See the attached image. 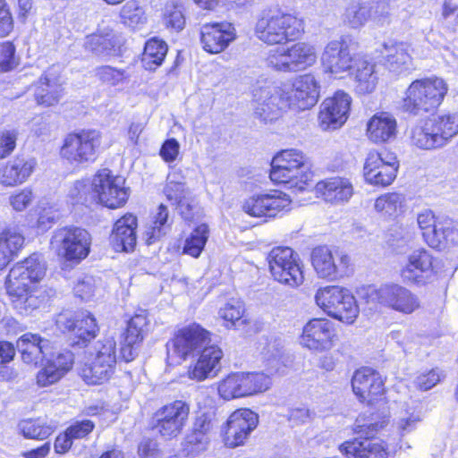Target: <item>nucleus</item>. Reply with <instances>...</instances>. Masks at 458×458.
<instances>
[{
	"label": "nucleus",
	"instance_id": "obj_29",
	"mask_svg": "<svg viewBox=\"0 0 458 458\" xmlns=\"http://www.w3.org/2000/svg\"><path fill=\"white\" fill-rule=\"evenodd\" d=\"M73 362V354L70 351H64L53 356L38 372L36 376L38 386L45 387L56 383L72 369Z\"/></svg>",
	"mask_w": 458,
	"mask_h": 458
},
{
	"label": "nucleus",
	"instance_id": "obj_41",
	"mask_svg": "<svg viewBox=\"0 0 458 458\" xmlns=\"http://www.w3.org/2000/svg\"><path fill=\"white\" fill-rule=\"evenodd\" d=\"M302 173L286 166L271 163L269 177L277 184H284L289 189L303 191L310 185L312 178L302 177Z\"/></svg>",
	"mask_w": 458,
	"mask_h": 458
},
{
	"label": "nucleus",
	"instance_id": "obj_54",
	"mask_svg": "<svg viewBox=\"0 0 458 458\" xmlns=\"http://www.w3.org/2000/svg\"><path fill=\"white\" fill-rule=\"evenodd\" d=\"M179 172H181L180 169H173L167 176V182L164 189L167 199L175 205L191 193L184 182L179 181Z\"/></svg>",
	"mask_w": 458,
	"mask_h": 458
},
{
	"label": "nucleus",
	"instance_id": "obj_1",
	"mask_svg": "<svg viewBox=\"0 0 458 458\" xmlns=\"http://www.w3.org/2000/svg\"><path fill=\"white\" fill-rule=\"evenodd\" d=\"M254 114L264 122L276 119L281 112L311 108L318 100L319 86L312 74L295 79L292 86L268 85L255 89Z\"/></svg>",
	"mask_w": 458,
	"mask_h": 458
},
{
	"label": "nucleus",
	"instance_id": "obj_34",
	"mask_svg": "<svg viewBox=\"0 0 458 458\" xmlns=\"http://www.w3.org/2000/svg\"><path fill=\"white\" fill-rule=\"evenodd\" d=\"M340 451L347 458H387L388 445L380 439H354L340 445Z\"/></svg>",
	"mask_w": 458,
	"mask_h": 458
},
{
	"label": "nucleus",
	"instance_id": "obj_52",
	"mask_svg": "<svg viewBox=\"0 0 458 458\" xmlns=\"http://www.w3.org/2000/svg\"><path fill=\"white\" fill-rule=\"evenodd\" d=\"M19 428L24 437L30 439L44 440L51 436L55 428L39 420H26L19 424Z\"/></svg>",
	"mask_w": 458,
	"mask_h": 458
},
{
	"label": "nucleus",
	"instance_id": "obj_28",
	"mask_svg": "<svg viewBox=\"0 0 458 458\" xmlns=\"http://www.w3.org/2000/svg\"><path fill=\"white\" fill-rule=\"evenodd\" d=\"M222 358L221 348L216 345H205L197 361L189 367L188 377L196 381L215 377L221 369L220 360Z\"/></svg>",
	"mask_w": 458,
	"mask_h": 458
},
{
	"label": "nucleus",
	"instance_id": "obj_40",
	"mask_svg": "<svg viewBox=\"0 0 458 458\" xmlns=\"http://www.w3.org/2000/svg\"><path fill=\"white\" fill-rule=\"evenodd\" d=\"M383 47L386 64L391 72L401 73L411 69V57L404 43L389 42L385 43Z\"/></svg>",
	"mask_w": 458,
	"mask_h": 458
},
{
	"label": "nucleus",
	"instance_id": "obj_5",
	"mask_svg": "<svg viewBox=\"0 0 458 458\" xmlns=\"http://www.w3.org/2000/svg\"><path fill=\"white\" fill-rule=\"evenodd\" d=\"M116 342L107 336L98 341L80 375L88 385H101L113 376L116 365Z\"/></svg>",
	"mask_w": 458,
	"mask_h": 458
},
{
	"label": "nucleus",
	"instance_id": "obj_25",
	"mask_svg": "<svg viewBox=\"0 0 458 458\" xmlns=\"http://www.w3.org/2000/svg\"><path fill=\"white\" fill-rule=\"evenodd\" d=\"M394 159L385 161L379 153H369L363 168L366 182L377 186L390 185L396 177L397 165Z\"/></svg>",
	"mask_w": 458,
	"mask_h": 458
},
{
	"label": "nucleus",
	"instance_id": "obj_36",
	"mask_svg": "<svg viewBox=\"0 0 458 458\" xmlns=\"http://www.w3.org/2000/svg\"><path fill=\"white\" fill-rule=\"evenodd\" d=\"M123 44V38L120 33L105 28L87 36L84 47L97 55H111L119 51Z\"/></svg>",
	"mask_w": 458,
	"mask_h": 458
},
{
	"label": "nucleus",
	"instance_id": "obj_51",
	"mask_svg": "<svg viewBox=\"0 0 458 458\" xmlns=\"http://www.w3.org/2000/svg\"><path fill=\"white\" fill-rule=\"evenodd\" d=\"M219 395L225 400L244 397L241 371L228 374L217 386Z\"/></svg>",
	"mask_w": 458,
	"mask_h": 458
},
{
	"label": "nucleus",
	"instance_id": "obj_17",
	"mask_svg": "<svg viewBox=\"0 0 458 458\" xmlns=\"http://www.w3.org/2000/svg\"><path fill=\"white\" fill-rule=\"evenodd\" d=\"M351 103V97L342 90L325 99L318 114L320 128L323 131H329L342 127L347 121Z\"/></svg>",
	"mask_w": 458,
	"mask_h": 458
},
{
	"label": "nucleus",
	"instance_id": "obj_39",
	"mask_svg": "<svg viewBox=\"0 0 458 458\" xmlns=\"http://www.w3.org/2000/svg\"><path fill=\"white\" fill-rule=\"evenodd\" d=\"M24 237L17 228H6L0 234V271L17 256L23 247Z\"/></svg>",
	"mask_w": 458,
	"mask_h": 458
},
{
	"label": "nucleus",
	"instance_id": "obj_9",
	"mask_svg": "<svg viewBox=\"0 0 458 458\" xmlns=\"http://www.w3.org/2000/svg\"><path fill=\"white\" fill-rule=\"evenodd\" d=\"M269 271L278 283L295 288L304 282L301 260L297 253L289 247L271 250L267 258Z\"/></svg>",
	"mask_w": 458,
	"mask_h": 458
},
{
	"label": "nucleus",
	"instance_id": "obj_10",
	"mask_svg": "<svg viewBox=\"0 0 458 458\" xmlns=\"http://www.w3.org/2000/svg\"><path fill=\"white\" fill-rule=\"evenodd\" d=\"M101 134L95 130H83L68 134L61 148V156L71 165L92 163L97 159Z\"/></svg>",
	"mask_w": 458,
	"mask_h": 458
},
{
	"label": "nucleus",
	"instance_id": "obj_21",
	"mask_svg": "<svg viewBox=\"0 0 458 458\" xmlns=\"http://www.w3.org/2000/svg\"><path fill=\"white\" fill-rule=\"evenodd\" d=\"M56 325L60 330L72 333L83 343L95 338L98 332L97 320L88 310L61 313L56 318Z\"/></svg>",
	"mask_w": 458,
	"mask_h": 458
},
{
	"label": "nucleus",
	"instance_id": "obj_59",
	"mask_svg": "<svg viewBox=\"0 0 458 458\" xmlns=\"http://www.w3.org/2000/svg\"><path fill=\"white\" fill-rule=\"evenodd\" d=\"M36 195L32 189L25 187L11 193L9 204L16 212L26 210L35 200Z\"/></svg>",
	"mask_w": 458,
	"mask_h": 458
},
{
	"label": "nucleus",
	"instance_id": "obj_20",
	"mask_svg": "<svg viewBox=\"0 0 458 458\" xmlns=\"http://www.w3.org/2000/svg\"><path fill=\"white\" fill-rule=\"evenodd\" d=\"M335 336V330L329 320L313 318L303 327L300 344L312 352H322L334 346Z\"/></svg>",
	"mask_w": 458,
	"mask_h": 458
},
{
	"label": "nucleus",
	"instance_id": "obj_57",
	"mask_svg": "<svg viewBox=\"0 0 458 458\" xmlns=\"http://www.w3.org/2000/svg\"><path fill=\"white\" fill-rule=\"evenodd\" d=\"M391 336L403 348L404 352L409 353L416 352L423 340L420 335L411 329L393 332Z\"/></svg>",
	"mask_w": 458,
	"mask_h": 458
},
{
	"label": "nucleus",
	"instance_id": "obj_48",
	"mask_svg": "<svg viewBox=\"0 0 458 458\" xmlns=\"http://www.w3.org/2000/svg\"><path fill=\"white\" fill-rule=\"evenodd\" d=\"M244 397L268 390L272 385L270 377L262 372L241 371Z\"/></svg>",
	"mask_w": 458,
	"mask_h": 458
},
{
	"label": "nucleus",
	"instance_id": "obj_61",
	"mask_svg": "<svg viewBox=\"0 0 458 458\" xmlns=\"http://www.w3.org/2000/svg\"><path fill=\"white\" fill-rule=\"evenodd\" d=\"M96 76L104 83L115 86L122 83L125 78V72L109 65L98 67L95 70Z\"/></svg>",
	"mask_w": 458,
	"mask_h": 458
},
{
	"label": "nucleus",
	"instance_id": "obj_35",
	"mask_svg": "<svg viewBox=\"0 0 458 458\" xmlns=\"http://www.w3.org/2000/svg\"><path fill=\"white\" fill-rule=\"evenodd\" d=\"M397 134V121L388 112L375 114L367 123L368 139L375 144H382L394 140Z\"/></svg>",
	"mask_w": 458,
	"mask_h": 458
},
{
	"label": "nucleus",
	"instance_id": "obj_42",
	"mask_svg": "<svg viewBox=\"0 0 458 458\" xmlns=\"http://www.w3.org/2000/svg\"><path fill=\"white\" fill-rule=\"evenodd\" d=\"M272 164L297 170L303 174L304 178H313L309 158L301 150L295 148L282 150L273 157Z\"/></svg>",
	"mask_w": 458,
	"mask_h": 458
},
{
	"label": "nucleus",
	"instance_id": "obj_38",
	"mask_svg": "<svg viewBox=\"0 0 458 458\" xmlns=\"http://www.w3.org/2000/svg\"><path fill=\"white\" fill-rule=\"evenodd\" d=\"M64 88L60 80L50 72L39 79L35 90L38 105L51 106L56 105L63 97Z\"/></svg>",
	"mask_w": 458,
	"mask_h": 458
},
{
	"label": "nucleus",
	"instance_id": "obj_46",
	"mask_svg": "<svg viewBox=\"0 0 458 458\" xmlns=\"http://www.w3.org/2000/svg\"><path fill=\"white\" fill-rule=\"evenodd\" d=\"M433 238H424L431 248H442L448 242L454 243L457 241L458 232L454 228L450 219L441 217L432 229Z\"/></svg>",
	"mask_w": 458,
	"mask_h": 458
},
{
	"label": "nucleus",
	"instance_id": "obj_50",
	"mask_svg": "<svg viewBox=\"0 0 458 458\" xmlns=\"http://www.w3.org/2000/svg\"><path fill=\"white\" fill-rule=\"evenodd\" d=\"M404 198L397 192L386 193L379 196L374 204V208L383 216L395 217L403 209Z\"/></svg>",
	"mask_w": 458,
	"mask_h": 458
},
{
	"label": "nucleus",
	"instance_id": "obj_45",
	"mask_svg": "<svg viewBox=\"0 0 458 458\" xmlns=\"http://www.w3.org/2000/svg\"><path fill=\"white\" fill-rule=\"evenodd\" d=\"M357 65L355 74V89L359 94L371 93L377 86L375 64L366 60H360Z\"/></svg>",
	"mask_w": 458,
	"mask_h": 458
},
{
	"label": "nucleus",
	"instance_id": "obj_22",
	"mask_svg": "<svg viewBox=\"0 0 458 458\" xmlns=\"http://www.w3.org/2000/svg\"><path fill=\"white\" fill-rule=\"evenodd\" d=\"M354 394L362 403H373L385 393V384L381 375L371 368L357 369L352 378Z\"/></svg>",
	"mask_w": 458,
	"mask_h": 458
},
{
	"label": "nucleus",
	"instance_id": "obj_37",
	"mask_svg": "<svg viewBox=\"0 0 458 458\" xmlns=\"http://www.w3.org/2000/svg\"><path fill=\"white\" fill-rule=\"evenodd\" d=\"M16 347L25 363L37 365L47 354L50 342L37 334L26 333L17 340Z\"/></svg>",
	"mask_w": 458,
	"mask_h": 458
},
{
	"label": "nucleus",
	"instance_id": "obj_30",
	"mask_svg": "<svg viewBox=\"0 0 458 458\" xmlns=\"http://www.w3.org/2000/svg\"><path fill=\"white\" fill-rule=\"evenodd\" d=\"M73 362V354L70 351H64L53 356L38 372L36 376L38 386L45 387L56 383L72 369Z\"/></svg>",
	"mask_w": 458,
	"mask_h": 458
},
{
	"label": "nucleus",
	"instance_id": "obj_47",
	"mask_svg": "<svg viewBox=\"0 0 458 458\" xmlns=\"http://www.w3.org/2000/svg\"><path fill=\"white\" fill-rule=\"evenodd\" d=\"M209 237V229L206 224H201L194 228L186 236L182 247V252L193 258H199Z\"/></svg>",
	"mask_w": 458,
	"mask_h": 458
},
{
	"label": "nucleus",
	"instance_id": "obj_43",
	"mask_svg": "<svg viewBox=\"0 0 458 458\" xmlns=\"http://www.w3.org/2000/svg\"><path fill=\"white\" fill-rule=\"evenodd\" d=\"M411 140L414 146L421 149L443 147L442 138L437 136L434 121H431V119L425 120L412 128Z\"/></svg>",
	"mask_w": 458,
	"mask_h": 458
},
{
	"label": "nucleus",
	"instance_id": "obj_44",
	"mask_svg": "<svg viewBox=\"0 0 458 458\" xmlns=\"http://www.w3.org/2000/svg\"><path fill=\"white\" fill-rule=\"evenodd\" d=\"M170 225L168 209L165 205L160 204L152 220L145 227L143 237L146 243L151 245L159 241L165 235Z\"/></svg>",
	"mask_w": 458,
	"mask_h": 458
},
{
	"label": "nucleus",
	"instance_id": "obj_26",
	"mask_svg": "<svg viewBox=\"0 0 458 458\" xmlns=\"http://www.w3.org/2000/svg\"><path fill=\"white\" fill-rule=\"evenodd\" d=\"M148 324V320L144 312L135 314L129 320L121 342V356L126 362L137 357Z\"/></svg>",
	"mask_w": 458,
	"mask_h": 458
},
{
	"label": "nucleus",
	"instance_id": "obj_6",
	"mask_svg": "<svg viewBox=\"0 0 458 458\" xmlns=\"http://www.w3.org/2000/svg\"><path fill=\"white\" fill-rule=\"evenodd\" d=\"M367 303H378L402 314L409 315L420 308V298L398 284H384L378 288L368 286L360 292Z\"/></svg>",
	"mask_w": 458,
	"mask_h": 458
},
{
	"label": "nucleus",
	"instance_id": "obj_64",
	"mask_svg": "<svg viewBox=\"0 0 458 458\" xmlns=\"http://www.w3.org/2000/svg\"><path fill=\"white\" fill-rule=\"evenodd\" d=\"M210 441V436L191 431L185 440V448L190 454H198L206 450Z\"/></svg>",
	"mask_w": 458,
	"mask_h": 458
},
{
	"label": "nucleus",
	"instance_id": "obj_53",
	"mask_svg": "<svg viewBox=\"0 0 458 458\" xmlns=\"http://www.w3.org/2000/svg\"><path fill=\"white\" fill-rule=\"evenodd\" d=\"M431 121H434L437 136L442 138L443 146L458 133V114H456L440 115Z\"/></svg>",
	"mask_w": 458,
	"mask_h": 458
},
{
	"label": "nucleus",
	"instance_id": "obj_16",
	"mask_svg": "<svg viewBox=\"0 0 458 458\" xmlns=\"http://www.w3.org/2000/svg\"><path fill=\"white\" fill-rule=\"evenodd\" d=\"M291 203L286 193L274 190L249 198L244 201L242 210L254 217H275L280 212L288 210Z\"/></svg>",
	"mask_w": 458,
	"mask_h": 458
},
{
	"label": "nucleus",
	"instance_id": "obj_32",
	"mask_svg": "<svg viewBox=\"0 0 458 458\" xmlns=\"http://www.w3.org/2000/svg\"><path fill=\"white\" fill-rule=\"evenodd\" d=\"M137 225V217L131 214H126L115 222L110 242L116 251L128 252L134 250Z\"/></svg>",
	"mask_w": 458,
	"mask_h": 458
},
{
	"label": "nucleus",
	"instance_id": "obj_55",
	"mask_svg": "<svg viewBox=\"0 0 458 458\" xmlns=\"http://www.w3.org/2000/svg\"><path fill=\"white\" fill-rule=\"evenodd\" d=\"M122 22L127 27L135 29L146 22L143 8L136 1H128L120 11Z\"/></svg>",
	"mask_w": 458,
	"mask_h": 458
},
{
	"label": "nucleus",
	"instance_id": "obj_63",
	"mask_svg": "<svg viewBox=\"0 0 458 458\" xmlns=\"http://www.w3.org/2000/svg\"><path fill=\"white\" fill-rule=\"evenodd\" d=\"M18 131L14 129L0 131V159L10 156L16 148Z\"/></svg>",
	"mask_w": 458,
	"mask_h": 458
},
{
	"label": "nucleus",
	"instance_id": "obj_24",
	"mask_svg": "<svg viewBox=\"0 0 458 458\" xmlns=\"http://www.w3.org/2000/svg\"><path fill=\"white\" fill-rule=\"evenodd\" d=\"M236 38V31L230 22L206 23L200 29V42L206 52H223Z\"/></svg>",
	"mask_w": 458,
	"mask_h": 458
},
{
	"label": "nucleus",
	"instance_id": "obj_60",
	"mask_svg": "<svg viewBox=\"0 0 458 458\" xmlns=\"http://www.w3.org/2000/svg\"><path fill=\"white\" fill-rule=\"evenodd\" d=\"M59 217L58 210L51 205L38 207V218L34 225L38 230L45 232L51 228Z\"/></svg>",
	"mask_w": 458,
	"mask_h": 458
},
{
	"label": "nucleus",
	"instance_id": "obj_15",
	"mask_svg": "<svg viewBox=\"0 0 458 458\" xmlns=\"http://www.w3.org/2000/svg\"><path fill=\"white\" fill-rule=\"evenodd\" d=\"M320 62L323 71L336 79L349 74L355 65L349 47L343 39L328 42L321 54Z\"/></svg>",
	"mask_w": 458,
	"mask_h": 458
},
{
	"label": "nucleus",
	"instance_id": "obj_62",
	"mask_svg": "<svg viewBox=\"0 0 458 458\" xmlns=\"http://www.w3.org/2000/svg\"><path fill=\"white\" fill-rule=\"evenodd\" d=\"M98 291V281L92 276H85L79 279L74 286L75 295L81 300L89 301Z\"/></svg>",
	"mask_w": 458,
	"mask_h": 458
},
{
	"label": "nucleus",
	"instance_id": "obj_8",
	"mask_svg": "<svg viewBox=\"0 0 458 458\" xmlns=\"http://www.w3.org/2000/svg\"><path fill=\"white\" fill-rule=\"evenodd\" d=\"M316 61L315 47L306 42H297L287 48L277 47L270 50L266 64L275 71L291 72L305 70Z\"/></svg>",
	"mask_w": 458,
	"mask_h": 458
},
{
	"label": "nucleus",
	"instance_id": "obj_56",
	"mask_svg": "<svg viewBox=\"0 0 458 458\" xmlns=\"http://www.w3.org/2000/svg\"><path fill=\"white\" fill-rule=\"evenodd\" d=\"M245 309L242 301L231 299L219 310V317L227 322L226 327L236 326L237 323L244 324L242 317Z\"/></svg>",
	"mask_w": 458,
	"mask_h": 458
},
{
	"label": "nucleus",
	"instance_id": "obj_12",
	"mask_svg": "<svg viewBox=\"0 0 458 458\" xmlns=\"http://www.w3.org/2000/svg\"><path fill=\"white\" fill-rule=\"evenodd\" d=\"M209 343L208 331L195 323L189 325L179 329L166 344L167 357L172 362L179 363Z\"/></svg>",
	"mask_w": 458,
	"mask_h": 458
},
{
	"label": "nucleus",
	"instance_id": "obj_14",
	"mask_svg": "<svg viewBox=\"0 0 458 458\" xmlns=\"http://www.w3.org/2000/svg\"><path fill=\"white\" fill-rule=\"evenodd\" d=\"M190 414V404L175 400L159 408L154 414L155 429L165 439L180 435Z\"/></svg>",
	"mask_w": 458,
	"mask_h": 458
},
{
	"label": "nucleus",
	"instance_id": "obj_58",
	"mask_svg": "<svg viewBox=\"0 0 458 458\" xmlns=\"http://www.w3.org/2000/svg\"><path fill=\"white\" fill-rule=\"evenodd\" d=\"M164 20L167 27L177 31L182 30L185 25L182 5L174 1L167 2L165 6Z\"/></svg>",
	"mask_w": 458,
	"mask_h": 458
},
{
	"label": "nucleus",
	"instance_id": "obj_3",
	"mask_svg": "<svg viewBox=\"0 0 458 458\" xmlns=\"http://www.w3.org/2000/svg\"><path fill=\"white\" fill-rule=\"evenodd\" d=\"M448 89L447 82L441 77L415 80L405 91L403 108L414 115L433 112L441 105Z\"/></svg>",
	"mask_w": 458,
	"mask_h": 458
},
{
	"label": "nucleus",
	"instance_id": "obj_27",
	"mask_svg": "<svg viewBox=\"0 0 458 458\" xmlns=\"http://www.w3.org/2000/svg\"><path fill=\"white\" fill-rule=\"evenodd\" d=\"M318 197L333 205H343L351 199L354 193L352 182L345 177L334 176L319 181L315 186Z\"/></svg>",
	"mask_w": 458,
	"mask_h": 458
},
{
	"label": "nucleus",
	"instance_id": "obj_33",
	"mask_svg": "<svg viewBox=\"0 0 458 458\" xmlns=\"http://www.w3.org/2000/svg\"><path fill=\"white\" fill-rule=\"evenodd\" d=\"M433 257L425 250H414L401 270V276L407 283H422L432 273Z\"/></svg>",
	"mask_w": 458,
	"mask_h": 458
},
{
	"label": "nucleus",
	"instance_id": "obj_19",
	"mask_svg": "<svg viewBox=\"0 0 458 458\" xmlns=\"http://www.w3.org/2000/svg\"><path fill=\"white\" fill-rule=\"evenodd\" d=\"M385 4L377 2L374 5L361 0H352L345 6L342 14V21L344 25L352 29L363 27L371 18L377 23L383 24L389 17L385 9Z\"/></svg>",
	"mask_w": 458,
	"mask_h": 458
},
{
	"label": "nucleus",
	"instance_id": "obj_49",
	"mask_svg": "<svg viewBox=\"0 0 458 458\" xmlns=\"http://www.w3.org/2000/svg\"><path fill=\"white\" fill-rule=\"evenodd\" d=\"M167 52L166 44L157 38L147 41L142 55V64L147 70H156L159 66Z\"/></svg>",
	"mask_w": 458,
	"mask_h": 458
},
{
	"label": "nucleus",
	"instance_id": "obj_23",
	"mask_svg": "<svg viewBox=\"0 0 458 458\" xmlns=\"http://www.w3.org/2000/svg\"><path fill=\"white\" fill-rule=\"evenodd\" d=\"M54 239L60 244L64 257L69 260H81L89 254L90 235L84 229L61 228L55 233Z\"/></svg>",
	"mask_w": 458,
	"mask_h": 458
},
{
	"label": "nucleus",
	"instance_id": "obj_11",
	"mask_svg": "<svg viewBox=\"0 0 458 458\" xmlns=\"http://www.w3.org/2000/svg\"><path fill=\"white\" fill-rule=\"evenodd\" d=\"M124 184L123 177L114 175L107 168L100 169L91 182L92 199L109 208H120L129 198V189Z\"/></svg>",
	"mask_w": 458,
	"mask_h": 458
},
{
	"label": "nucleus",
	"instance_id": "obj_13",
	"mask_svg": "<svg viewBox=\"0 0 458 458\" xmlns=\"http://www.w3.org/2000/svg\"><path fill=\"white\" fill-rule=\"evenodd\" d=\"M311 264L319 278L337 280L350 275L351 259L340 250L318 246L311 252Z\"/></svg>",
	"mask_w": 458,
	"mask_h": 458
},
{
	"label": "nucleus",
	"instance_id": "obj_31",
	"mask_svg": "<svg viewBox=\"0 0 458 458\" xmlns=\"http://www.w3.org/2000/svg\"><path fill=\"white\" fill-rule=\"evenodd\" d=\"M37 166L35 158L18 155L9 160L1 170L0 182L4 186L13 187L25 182Z\"/></svg>",
	"mask_w": 458,
	"mask_h": 458
},
{
	"label": "nucleus",
	"instance_id": "obj_4",
	"mask_svg": "<svg viewBox=\"0 0 458 458\" xmlns=\"http://www.w3.org/2000/svg\"><path fill=\"white\" fill-rule=\"evenodd\" d=\"M303 32L301 20L280 11L263 14L255 26L256 37L267 45H284L293 41Z\"/></svg>",
	"mask_w": 458,
	"mask_h": 458
},
{
	"label": "nucleus",
	"instance_id": "obj_2",
	"mask_svg": "<svg viewBox=\"0 0 458 458\" xmlns=\"http://www.w3.org/2000/svg\"><path fill=\"white\" fill-rule=\"evenodd\" d=\"M46 271V263L37 253L16 263L9 271L6 291L20 313L29 314L40 306L42 300L38 295L37 284L44 278Z\"/></svg>",
	"mask_w": 458,
	"mask_h": 458
},
{
	"label": "nucleus",
	"instance_id": "obj_18",
	"mask_svg": "<svg viewBox=\"0 0 458 458\" xmlns=\"http://www.w3.org/2000/svg\"><path fill=\"white\" fill-rule=\"evenodd\" d=\"M258 423V414L250 409H240L233 411L229 416L225 428V445L231 448L243 445Z\"/></svg>",
	"mask_w": 458,
	"mask_h": 458
},
{
	"label": "nucleus",
	"instance_id": "obj_7",
	"mask_svg": "<svg viewBox=\"0 0 458 458\" xmlns=\"http://www.w3.org/2000/svg\"><path fill=\"white\" fill-rule=\"evenodd\" d=\"M315 301L328 316L347 324L353 323L360 312L351 292L337 285L319 288L315 294Z\"/></svg>",
	"mask_w": 458,
	"mask_h": 458
}]
</instances>
